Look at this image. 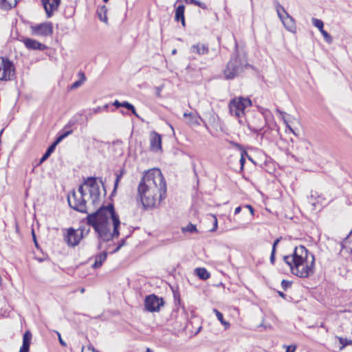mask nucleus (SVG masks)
I'll use <instances>...</instances> for the list:
<instances>
[{"instance_id": "nucleus-15", "label": "nucleus", "mask_w": 352, "mask_h": 352, "mask_svg": "<svg viewBox=\"0 0 352 352\" xmlns=\"http://www.w3.org/2000/svg\"><path fill=\"white\" fill-rule=\"evenodd\" d=\"M150 149L153 152H158L162 150V137L155 132H151L150 135Z\"/></svg>"}, {"instance_id": "nucleus-34", "label": "nucleus", "mask_w": 352, "mask_h": 352, "mask_svg": "<svg viewBox=\"0 0 352 352\" xmlns=\"http://www.w3.org/2000/svg\"><path fill=\"white\" fill-rule=\"evenodd\" d=\"M183 232H197L196 226L192 223H189L186 227L183 228Z\"/></svg>"}, {"instance_id": "nucleus-61", "label": "nucleus", "mask_w": 352, "mask_h": 352, "mask_svg": "<svg viewBox=\"0 0 352 352\" xmlns=\"http://www.w3.org/2000/svg\"><path fill=\"white\" fill-rule=\"evenodd\" d=\"M146 352H152V351L150 349H147Z\"/></svg>"}, {"instance_id": "nucleus-27", "label": "nucleus", "mask_w": 352, "mask_h": 352, "mask_svg": "<svg viewBox=\"0 0 352 352\" xmlns=\"http://www.w3.org/2000/svg\"><path fill=\"white\" fill-rule=\"evenodd\" d=\"M72 130H69V131H67L65 132H64L63 133L60 134L56 139V140L52 144V146H54V147L56 148V146L63 140L65 139L66 137H67L69 135L72 134Z\"/></svg>"}, {"instance_id": "nucleus-45", "label": "nucleus", "mask_w": 352, "mask_h": 352, "mask_svg": "<svg viewBox=\"0 0 352 352\" xmlns=\"http://www.w3.org/2000/svg\"><path fill=\"white\" fill-rule=\"evenodd\" d=\"M113 105L115 106L116 108L122 107V102L116 100L113 102Z\"/></svg>"}, {"instance_id": "nucleus-1", "label": "nucleus", "mask_w": 352, "mask_h": 352, "mask_svg": "<svg viewBox=\"0 0 352 352\" xmlns=\"http://www.w3.org/2000/svg\"><path fill=\"white\" fill-rule=\"evenodd\" d=\"M166 193V184L160 169L147 171L138 188L137 201H140L144 210L153 208L164 199Z\"/></svg>"}, {"instance_id": "nucleus-32", "label": "nucleus", "mask_w": 352, "mask_h": 352, "mask_svg": "<svg viewBox=\"0 0 352 352\" xmlns=\"http://www.w3.org/2000/svg\"><path fill=\"white\" fill-rule=\"evenodd\" d=\"M245 156H248V158L252 160L251 157L248 155V153L245 151H243L241 153V158H240V164H241V168L243 170V166L245 162Z\"/></svg>"}, {"instance_id": "nucleus-52", "label": "nucleus", "mask_w": 352, "mask_h": 352, "mask_svg": "<svg viewBox=\"0 0 352 352\" xmlns=\"http://www.w3.org/2000/svg\"><path fill=\"white\" fill-rule=\"evenodd\" d=\"M32 235H33L34 241L35 243V245L37 247L38 246V243H37V241H36V236H35L34 230H32Z\"/></svg>"}, {"instance_id": "nucleus-6", "label": "nucleus", "mask_w": 352, "mask_h": 352, "mask_svg": "<svg viewBox=\"0 0 352 352\" xmlns=\"http://www.w3.org/2000/svg\"><path fill=\"white\" fill-rule=\"evenodd\" d=\"M83 184L89 188V197L93 205L98 204L100 201V191L96 178L94 177H87L84 179Z\"/></svg>"}, {"instance_id": "nucleus-42", "label": "nucleus", "mask_w": 352, "mask_h": 352, "mask_svg": "<svg viewBox=\"0 0 352 352\" xmlns=\"http://www.w3.org/2000/svg\"><path fill=\"white\" fill-rule=\"evenodd\" d=\"M56 333H57V335H58V340H59L60 344L62 346H66L67 344H66V342H65L62 339V338H61V336H60V333H59V332H58V331H56Z\"/></svg>"}, {"instance_id": "nucleus-50", "label": "nucleus", "mask_w": 352, "mask_h": 352, "mask_svg": "<svg viewBox=\"0 0 352 352\" xmlns=\"http://www.w3.org/2000/svg\"><path fill=\"white\" fill-rule=\"evenodd\" d=\"M241 210V206H238L235 208V210H234V214H239Z\"/></svg>"}, {"instance_id": "nucleus-36", "label": "nucleus", "mask_w": 352, "mask_h": 352, "mask_svg": "<svg viewBox=\"0 0 352 352\" xmlns=\"http://www.w3.org/2000/svg\"><path fill=\"white\" fill-rule=\"evenodd\" d=\"M122 174H123V173H122V171H121V173L120 174H118L116 175V179L114 182V188H113V192H114L116 190L118 184L120 182V180L121 177H122Z\"/></svg>"}, {"instance_id": "nucleus-20", "label": "nucleus", "mask_w": 352, "mask_h": 352, "mask_svg": "<svg viewBox=\"0 0 352 352\" xmlns=\"http://www.w3.org/2000/svg\"><path fill=\"white\" fill-rule=\"evenodd\" d=\"M107 257V253L106 252H103L97 254L95 256V261L92 265V267L94 269H97L102 266V263L106 261Z\"/></svg>"}, {"instance_id": "nucleus-44", "label": "nucleus", "mask_w": 352, "mask_h": 352, "mask_svg": "<svg viewBox=\"0 0 352 352\" xmlns=\"http://www.w3.org/2000/svg\"><path fill=\"white\" fill-rule=\"evenodd\" d=\"M213 218H214V227H213V228L211 230V231H214L215 230H217V225H218L217 219L216 218V217H215V216H213Z\"/></svg>"}, {"instance_id": "nucleus-63", "label": "nucleus", "mask_w": 352, "mask_h": 352, "mask_svg": "<svg viewBox=\"0 0 352 352\" xmlns=\"http://www.w3.org/2000/svg\"><path fill=\"white\" fill-rule=\"evenodd\" d=\"M84 291H85V289H83V288H82V289H81V292H84Z\"/></svg>"}, {"instance_id": "nucleus-60", "label": "nucleus", "mask_w": 352, "mask_h": 352, "mask_svg": "<svg viewBox=\"0 0 352 352\" xmlns=\"http://www.w3.org/2000/svg\"><path fill=\"white\" fill-rule=\"evenodd\" d=\"M1 283H2V278H1V277L0 276V285H1Z\"/></svg>"}, {"instance_id": "nucleus-49", "label": "nucleus", "mask_w": 352, "mask_h": 352, "mask_svg": "<svg viewBox=\"0 0 352 352\" xmlns=\"http://www.w3.org/2000/svg\"><path fill=\"white\" fill-rule=\"evenodd\" d=\"M93 114V112L91 111V110H90V111L85 116L86 119H91L92 118Z\"/></svg>"}, {"instance_id": "nucleus-47", "label": "nucleus", "mask_w": 352, "mask_h": 352, "mask_svg": "<svg viewBox=\"0 0 352 352\" xmlns=\"http://www.w3.org/2000/svg\"><path fill=\"white\" fill-rule=\"evenodd\" d=\"M296 350L295 346H289L287 347L286 352H294Z\"/></svg>"}, {"instance_id": "nucleus-28", "label": "nucleus", "mask_w": 352, "mask_h": 352, "mask_svg": "<svg viewBox=\"0 0 352 352\" xmlns=\"http://www.w3.org/2000/svg\"><path fill=\"white\" fill-rule=\"evenodd\" d=\"M122 107H124L126 109L131 111L134 116H135L137 118H139V116L136 112L135 108L132 104L129 103L127 101H123L122 102Z\"/></svg>"}, {"instance_id": "nucleus-24", "label": "nucleus", "mask_w": 352, "mask_h": 352, "mask_svg": "<svg viewBox=\"0 0 352 352\" xmlns=\"http://www.w3.org/2000/svg\"><path fill=\"white\" fill-rule=\"evenodd\" d=\"M184 117H190V119L189 122L192 124H199V120L201 119L199 116H198L197 114L191 113H184Z\"/></svg>"}, {"instance_id": "nucleus-29", "label": "nucleus", "mask_w": 352, "mask_h": 352, "mask_svg": "<svg viewBox=\"0 0 352 352\" xmlns=\"http://www.w3.org/2000/svg\"><path fill=\"white\" fill-rule=\"evenodd\" d=\"M280 238L276 239L272 245V253L270 256V263L274 265L275 262V254H276V245L280 242Z\"/></svg>"}, {"instance_id": "nucleus-3", "label": "nucleus", "mask_w": 352, "mask_h": 352, "mask_svg": "<svg viewBox=\"0 0 352 352\" xmlns=\"http://www.w3.org/2000/svg\"><path fill=\"white\" fill-rule=\"evenodd\" d=\"M283 261L298 277L308 278L314 273V255L303 245L296 247L292 255L283 256Z\"/></svg>"}, {"instance_id": "nucleus-39", "label": "nucleus", "mask_w": 352, "mask_h": 352, "mask_svg": "<svg viewBox=\"0 0 352 352\" xmlns=\"http://www.w3.org/2000/svg\"><path fill=\"white\" fill-rule=\"evenodd\" d=\"M281 286L283 289L285 290L287 287L291 286V283L286 280H283L281 282Z\"/></svg>"}, {"instance_id": "nucleus-21", "label": "nucleus", "mask_w": 352, "mask_h": 352, "mask_svg": "<svg viewBox=\"0 0 352 352\" xmlns=\"http://www.w3.org/2000/svg\"><path fill=\"white\" fill-rule=\"evenodd\" d=\"M197 276L201 280H207L210 278V274L206 268L198 267L195 269Z\"/></svg>"}, {"instance_id": "nucleus-54", "label": "nucleus", "mask_w": 352, "mask_h": 352, "mask_svg": "<svg viewBox=\"0 0 352 352\" xmlns=\"http://www.w3.org/2000/svg\"><path fill=\"white\" fill-rule=\"evenodd\" d=\"M108 107H109V105H108V104H105V105H104V106L101 107L102 111H107V109H108Z\"/></svg>"}, {"instance_id": "nucleus-46", "label": "nucleus", "mask_w": 352, "mask_h": 352, "mask_svg": "<svg viewBox=\"0 0 352 352\" xmlns=\"http://www.w3.org/2000/svg\"><path fill=\"white\" fill-rule=\"evenodd\" d=\"M125 243V240L124 239H122V242L120 243V244L116 248V250H114V252L118 251L122 246H123Z\"/></svg>"}, {"instance_id": "nucleus-9", "label": "nucleus", "mask_w": 352, "mask_h": 352, "mask_svg": "<svg viewBox=\"0 0 352 352\" xmlns=\"http://www.w3.org/2000/svg\"><path fill=\"white\" fill-rule=\"evenodd\" d=\"M164 304V300L155 294L146 296L144 299V307L147 311L158 312Z\"/></svg>"}, {"instance_id": "nucleus-31", "label": "nucleus", "mask_w": 352, "mask_h": 352, "mask_svg": "<svg viewBox=\"0 0 352 352\" xmlns=\"http://www.w3.org/2000/svg\"><path fill=\"white\" fill-rule=\"evenodd\" d=\"M16 4H17L16 0H14L13 3H7V0L1 1V7L5 10H10L12 8V6H15Z\"/></svg>"}, {"instance_id": "nucleus-16", "label": "nucleus", "mask_w": 352, "mask_h": 352, "mask_svg": "<svg viewBox=\"0 0 352 352\" xmlns=\"http://www.w3.org/2000/svg\"><path fill=\"white\" fill-rule=\"evenodd\" d=\"M296 149L299 157L303 160L309 157L310 153V143L307 140H302L298 142Z\"/></svg>"}, {"instance_id": "nucleus-30", "label": "nucleus", "mask_w": 352, "mask_h": 352, "mask_svg": "<svg viewBox=\"0 0 352 352\" xmlns=\"http://www.w3.org/2000/svg\"><path fill=\"white\" fill-rule=\"evenodd\" d=\"M55 149V147L54 146H52V144L47 148V151H45V153L43 154V155L42 156L41 160H40V163H42L44 161H45L50 156V155L54 152Z\"/></svg>"}, {"instance_id": "nucleus-51", "label": "nucleus", "mask_w": 352, "mask_h": 352, "mask_svg": "<svg viewBox=\"0 0 352 352\" xmlns=\"http://www.w3.org/2000/svg\"><path fill=\"white\" fill-rule=\"evenodd\" d=\"M187 4H195V0H184Z\"/></svg>"}, {"instance_id": "nucleus-41", "label": "nucleus", "mask_w": 352, "mask_h": 352, "mask_svg": "<svg viewBox=\"0 0 352 352\" xmlns=\"http://www.w3.org/2000/svg\"><path fill=\"white\" fill-rule=\"evenodd\" d=\"M84 184H82V185H80L78 188V193H77V195H82V197H84V196L85 195V190H84Z\"/></svg>"}, {"instance_id": "nucleus-10", "label": "nucleus", "mask_w": 352, "mask_h": 352, "mask_svg": "<svg viewBox=\"0 0 352 352\" xmlns=\"http://www.w3.org/2000/svg\"><path fill=\"white\" fill-rule=\"evenodd\" d=\"M277 14L282 21L285 28L290 31L294 32L296 30V24L294 19L285 11V8L280 4L276 6Z\"/></svg>"}, {"instance_id": "nucleus-43", "label": "nucleus", "mask_w": 352, "mask_h": 352, "mask_svg": "<svg viewBox=\"0 0 352 352\" xmlns=\"http://www.w3.org/2000/svg\"><path fill=\"white\" fill-rule=\"evenodd\" d=\"M91 111L94 114L99 113H100L102 111L101 107H97L96 108H94V109H91Z\"/></svg>"}, {"instance_id": "nucleus-38", "label": "nucleus", "mask_w": 352, "mask_h": 352, "mask_svg": "<svg viewBox=\"0 0 352 352\" xmlns=\"http://www.w3.org/2000/svg\"><path fill=\"white\" fill-rule=\"evenodd\" d=\"M194 5L197 6H199V8H202L204 10L208 9L207 6L204 3H202V2L199 1H197V0H195V3Z\"/></svg>"}, {"instance_id": "nucleus-62", "label": "nucleus", "mask_w": 352, "mask_h": 352, "mask_svg": "<svg viewBox=\"0 0 352 352\" xmlns=\"http://www.w3.org/2000/svg\"><path fill=\"white\" fill-rule=\"evenodd\" d=\"M109 0H103L104 2L107 3Z\"/></svg>"}, {"instance_id": "nucleus-17", "label": "nucleus", "mask_w": 352, "mask_h": 352, "mask_svg": "<svg viewBox=\"0 0 352 352\" xmlns=\"http://www.w3.org/2000/svg\"><path fill=\"white\" fill-rule=\"evenodd\" d=\"M190 50L191 53H195L200 56L208 54L209 52L208 45L201 43L192 45Z\"/></svg>"}, {"instance_id": "nucleus-8", "label": "nucleus", "mask_w": 352, "mask_h": 352, "mask_svg": "<svg viewBox=\"0 0 352 352\" xmlns=\"http://www.w3.org/2000/svg\"><path fill=\"white\" fill-rule=\"evenodd\" d=\"M67 201L69 206L74 210L82 213H87L86 201L82 195L74 192L72 196H68Z\"/></svg>"}, {"instance_id": "nucleus-48", "label": "nucleus", "mask_w": 352, "mask_h": 352, "mask_svg": "<svg viewBox=\"0 0 352 352\" xmlns=\"http://www.w3.org/2000/svg\"><path fill=\"white\" fill-rule=\"evenodd\" d=\"M246 208H248L251 213L252 215H254V210L252 206H251L250 205H246L245 206Z\"/></svg>"}, {"instance_id": "nucleus-33", "label": "nucleus", "mask_w": 352, "mask_h": 352, "mask_svg": "<svg viewBox=\"0 0 352 352\" xmlns=\"http://www.w3.org/2000/svg\"><path fill=\"white\" fill-rule=\"evenodd\" d=\"M312 23L313 25L316 27L318 29L321 28V27L324 26L323 21L320 19L312 18Z\"/></svg>"}, {"instance_id": "nucleus-64", "label": "nucleus", "mask_w": 352, "mask_h": 352, "mask_svg": "<svg viewBox=\"0 0 352 352\" xmlns=\"http://www.w3.org/2000/svg\"><path fill=\"white\" fill-rule=\"evenodd\" d=\"M349 344H352V340H351V341H349Z\"/></svg>"}, {"instance_id": "nucleus-58", "label": "nucleus", "mask_w": 352, "mask_h": 352, "mask_svg": "<svg viewBox=\"0 0 352 352\" xmlns=\"http://www.w3.org/2000/svg\"><path fill=\"white\" fill-rule=\"evenodd\" d=\"M276 111H277L278 113H279L280 114H283V113H284V112L281 111H280V110H279V109H276Z\"/></svg>"}, {"instance_id": "nucleus-2", "label": "nucleus", "mask_w": 352, "mask_h": 352, "mask_svg": "<svg viewBox=\"0 0 352 352\" xmlns=\"http://www.w3.org/2000/svg\"><path fill=\"white\" fill-rule=\"evenodd\" d=\"M87 221L103 241H109L119 236L120 221L112 204L102 206L96 212L88 214Z\"/></svg>"}, {"instance_id": "nucleus-12", "label": "nucleus", "mask_w": 352, "mask_h": 352, "mask_svg": "<svg viewBox=\"0 0 352 352\" xmlns=\"http://www.w3.org/2000/svg\"><path fill=\"white\" fill-rule=\"evenodd\" d=\"M83 236V230H78L70 228L67 230V234L65 238V241L68 245L74 247L77 245Z\"/></svg>"}, {"instance_id": "nucleus-22", "label": "nucleus", "mask_w": 352, "mask_h": 352, "mask_svg": "<svg viewBox=\"0 0 352 352\" xmlns=\"http://www.w3.org/2000/svg\"><path fill=\"white\" fill-rule=\"evenodd\" d=\"M107 8L105 6H102V7L99 8L97 10V14L99 19L104 23L107 22Z\"/></svg>"}, {"instance_id": "nucleus-57", "label": "nucleus", "mask_w": 352, "mask_h": 352, "mask_svg": "<svg viewBox=\"0 0 352 352\" xmlns=\"http://www.w3.org/2000/svg\"><path fill=\"white\" fill-rule=\"evenodd\" d=\"M319 31L320 32L321 34H322L323 32H325V30H324L323 27H321V28L318 29Z\"/></svg>"}, {"instance_id": "nucleus-40", "label": "nucleus", "mask_w": 352, "mask_h": 352, "mask_svg": "<svg viewBox=\"0 0 352 352\" xmlns=\"http://www.w3.org/2000/svg\"><path fill=\"white\" fill-rule=\"evenodd\" d=\"M339 341H340V343L342 344V348L349 344V342L346 339H344L342 338H339Z\"/></svg>"}, {"instance_id": "nucleus-26", "label": "nucleus", "mask_w": 352, "mask_h": 352, "mask_svg": "<svg viewBox=\"0 0 352 352\" xmlns=\"http://www.w3.org/2000/svg\"><path fill=\"white\" fill-rule=\"evenodd\" d=\"M213 311L220 322L225 326L226 329H228L230 327V323L224 320L223 314L216 309H214Z\"/></svg>"}, {"instance_id": "nucleus-37", "label": "nucleus", "mask_w": 352, "mask_h": 352, "mask_svg": "<svg viewBox=\"0 0 352 352\" xmlns=\"http://www.w3.org/2000/svg\"><path fill=\"white\" fill-rule=\"evenodd\" d=\"M81 352H98L91 345L88 346L87 348L82 347Z\"/></svg>"}, {"instance_id": "nucleus-4", "label": "nucleus", "mask_w": 352, "mask_h": 352, "mask_svg": "<svg viewBox=\"0 0 352 352\" xmlns=\"http://www.w3.org/2000/svg\"><path fill=\"white\" fill-rule=\"evenodd\" d=\"M250 65L248 63L246 55L243 53L234 54L227 63L223 73L226 80H232L239 76Z\"/></svg>"}, {"instance_id": "nucleus-13", "label": "nucleus", "mask_w": 352, "mask_h": 352, "mask_svg": "<svg viewBox=\"0 0 352 352\" xmlns=\"http://www.w3.org/2000/svg\"><path fill=\"white\" fill-rule=\"evenodd\" d=\"M41 1L47 18L53 15L54 12L58 9L60 3V0H41Z\"/></svg>"}, {"instance_id": "nucleus-18", "label": "nucleus", "mask_w": 352, "mask_h": 352, "mask_svg": "<svg viewBox=\"0 0 352 352\" xmlns=\"http://www.w3.org/2000/svg\"><path fill=\"white\" fill-rule=\"evenodd\" d=\"M32 333L30 331H26L23 336V344L20 348L19 352H29L30 346L32 340Z\"/></svg>"}, {"instance_id": "nucleus-35", "label": "nucleus", "mask_w": 352, "mask_h": 352, "mask_svg": "<svg viewBox=\"0 0 352 352\" xmlns=\"http://www.w3.org/2000/svg\"><path fill=\"white\" fill-rule=\"evenodd\" d=\"M322 35L323 36V38H324V41L327 43L331 44L333 43V38H332V36L327 31L323 32L322 34Z\"/></svg>"}, {"instance_id": "nucleus-11", "label": "nucleus", "mask_w": 352, "mask_h": 352, "mask_svg": "<svg viewBox=\"0 0 352 352\" xmlns=\"http://www.w3.org/2000/svg\"><path fill=\"white\" fill-rule=\"evenodd\" d=\"M32 34L35 36H47L53 33V25L51 22L43 23L31 26Z\"/></svg>"}, {"instance_id": "nucleus-7", "label": "nucleus", "mask_w": 352, "mask_h": 352, "mask_svg": "<svg viewBox=\"0 0 352 352\" xmlns=\"http://www.w3.org/2000/svg\"><path fill=\"white\" fill-rule=\"evenodd\" d=\"M14 74V66L6 57H0V80H10Z\"/></svg>"}, {"instance_id": "nucleus-5", "label": "nucleus", "mask_w": 352, "mask_h": 352, "mask_svg": "<svg viewBox=\"0 0 352 352\" xmlns=\"http://www.w3.org/2000/svg\"><path fill=\"white\" fill-rule=\"evenodd\" d=\"M252 104V101L248 98L235 97L228 104L229 112L232 116L240 119L244 116L245 109Z\"/></svg>"}, {"instance_id": "nucleus-53", "label": "nucleus", "mask_w": 352, "mask_h": 352, "mask_svg": "<svg viewBox=\"0 0 352 352\" xmlns=\"http://www.w3.org/2000/svg\"><path fill=\"white\" fill-rule=\"evenodd\" d=\"M347 242H348V241H344V239L341 242L340 245H341L342 250L344 248H345L344 243H346Z\"/></svg>"}, {"instance_id": "nucleus-25", "label": "nucleus", "mask_w": 352, "mask_h": 352, "mask_svg": "<svg viewBox=\"0 0 352 352\" xmlns=\"http://www.w3.org/2000/svg\"><path fill=\"white\" fill-rule=\"evenodd\" d=\"M79 76H80V79L78 80H76L71 85V89H76L81 86V85L85 81L86 77L83 72H79Z\"/></svg>"}, {"instance_id": "nucleus-59", "label": "nucleus", "mask_w": 352, "mask_h": 352, "mask_svg": "<svg viewBox=\"0 0 352 352\" xmlns=\"http://www.w3.org/2000/svg\"><path fill=\"white\" fill-rule=\"evenodd\" d=\"M176 53H177V50H175H175H173L172 51V54H176Z\"/></svg>"}, {"instance_id": "nucleus-55", "label": "nucleus", "mask_w": 352, "mask_h": 352, "mask_svg": "<svg viewBox=\"0 0 352 352\" xmlns=\"http://www.w3.org/2000/svg\"><path fill=\"white\" fill-rule=\"evenodd\" d=\"M278 295L281 296L282 298H285V294L282 292H278Z\"/></svg>"}, {"instance_id": "nucleus-56", "label": "nucleus", "mask_w": 352, "mask_h": 352, "mask_svg": "<svg viewBox=\"0 0 352 352\" xmlns=\"http://www.w3.org/2000/svg\"><path fill=\"white\" fill-rule=\"evenodd\" d=\"M287 128L289 129V130L291 132H292L293 133H294V134H295V133H294V130L292 129V128H291L288 124H287Z\"/></svg>"}, {"instance_id": "nucleus-23", "label": "nucleus", "mask_w": 352, "mask_h": 352, "mask_svg": "<svg viewBox=\"0 0 352 352\" xmlns=\"http://www.w3.org/2000/svg\"><path fill=\"white\" fill-rule=\"evenodd\" d=\"M264 124L261 123V124L254 125L252 123H248V129L254 133L259 134L262 129H263Z\"/></svg>"}, {"instance_id": "nucleus-19", "label": "nucleus", "mask_w": 352, "mask_h": 352, "mask_svg": "<svg viewBox=\"0 0 352 352\" xmlns=\"http://www.w3.org/2000/svg\"><path fill=\"white\" fill-rule=\"evenodd\" d=\"M185 6L179 5L175 10V20L176 21H181L183 27L186 26L185 16H184Z\"/></svg>"}, {"instance_id": "nucleus-14", "label": "nucleus", "mask_w": 352, "mask_h": 352, "mask_svg": "<svg viewBox=\"0 0 352 352\" xmlns=\"http://www.w3.org/2000/svg\"><path fill=\"white\" fill-rule=\"evenodd\" d=\"M21 41L23 43L25 47L29 50H45L47 47L41 43L30 38H23Z\"/></svg>"}]
</instances>
